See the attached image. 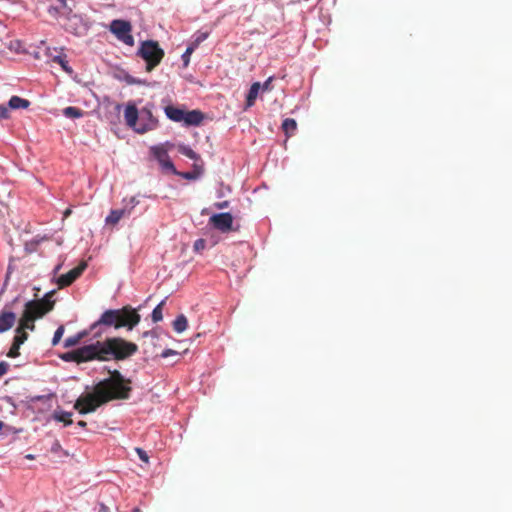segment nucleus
<instances>
[{
	"label": "nucleus",
	"mask_w": 512,
	"mask_h": 512,
	"mask_svg": "<svg viewBox=\"0 0 512 512\" xmlns=\"http://www.w3.org/2000/svg\"><path fill=\"white\" fill-rule=\"evenodd\" d=\"M130 384L129 379H125L118 370H114L109 378L97 383L92 392L81 395L76 400L74 408L80 414H88L111 400L128 399L132 390Z\"/></svg>",
	"instance_id": "obj_1"
},
{
	"label": "nucleus",
	"mask_w": 512,
	"mask_h": 512,
	"mask_svg": "<svg viewBox=\"0 0 512 512\" xmlns=\"http://www.w3.org/2000/svg\"><path fill=\"white\" fill-rule=\"evenodd\" d=\"M91 346L93 360L100 362L124 361L138 352L137 344L122 337H108Z\"/></svg>",
	"instance_id": "obj_2"
},
{
	"label": "nucleus",
	"mask_w": 512,
	"mask_h": 512,
	"mask_svg": "<svg viewBox=\"0 0 512 512\" xmlns=\"http://www.w3.org/2000/svg\"><path fill=\"white\" fill-rule=\"evenodd\" d=\"M141 317L131 306H124L121 309H108L100 318L91 325L90 330L97 326L113 327L114 329L126 328L132 330L140 322Z\"/></svg>",
	"instance_id": "obj_3"
},
{
	"label": "nucleus",
	"mask_w": 512,
	"mask_h": 512,
	"mask_svg": "<svg viewBox=\"0 0 512 512\" xmlns=\"http://www.w3.org/2000/svg\"><path fill=\"white\" fill-rule=\"evenodd\" d=\"M54 294L55 290H52L46 293L42 299L30 300L25 303L23 313L18 322L19 330H35L34 322L53 310L55 301L52 297Z\"/></svg>",
	"instance_id": "obj_4"
},
{
	"label": "nucleus",
	"mask_w": 512,
	"mask_h": 512,
	"mask_svg": "<svg viewBox=\"0 0 512 512\" xmlns=\"http://www.w3.org/2000/svg\"><path fill=\"white\" fill-rule=\"evenodd\" d=\"M138 55L146 62V71L151 72L160 64L165 53L157 41L147 40L141 43Z\"/></svg>",
	"instance_id": "obj_5"
},
{
	"label": "nucleus",
	"mask_w": 512,
	"mask_h": 512,
	"mask_svg": "<svg viewBox=\"0 0 512 512\" xmlns=\"http://www.w3.org/2000/svg\"><path fill=\"white\" fill-rule=\"evenodd\" d=\"M123 207L121 209H113L105 219L107 225L115 226L122 218L129 217L134 208L139 204V200L135 196L124 198L122 201Z\"/></svg>",
	"instance_id": "obj_6"
},
{
	"label": "nucleus",
	"mask_w": 512,
	"mask_h": 512,
	"mask_svg": "<svg viewBox=\"0 0 512 512\" xmlns=\"http://www.w3.org/2000/svg\"><path fill=\"white\" fill-rule=\"evenodd\" d=\"M110 31L116 38L128 46L134 45V37L131 34L132 26L130 22L116 19L110 24Z\"/></svg>",
	"instance_id": "obj_7"
},
{
	"label": "nucleus",
	"mask_w": 512,
	"mask_h": 512,
	"mask_svg": "<svg viewBox=\"0 0 512 512\" xmlns=\"http://www.w3.org/2000/svg\"><path fill=\"white\" fill-rule=\"evenodd\" d=\"M152 109L153 104H147L140 110L137 133L143 134L157 128L158 120L153 115Z\"/></svg>",
	"instance_id": "obj_8"
},
{
	"label": "nucleus",
	"mask_w": 512,
	"mask_h": 512,
	"mask_svg": "<svg viewBox=\"0 0 512 512\" xmlns=\"http://www.w3.org/2000/svg\"><path fill=\"white\" fill-rule=\"evenodd\" d=\"M66 21L63 23V28L76 36L84 35L88 28L87 25L84 23L81 16L77 14H68L66 17Z\"/></svg>",
	"instance_id": "obj_9"
},
{
	"label": "nucleus",
	"mask_w": 512,
	"mask_h": 512,
	"mask_svg": "<svg viewBox=\"0 0 512 512\" xmlns=\"http://www.w3.org/2000/svg\"><path fill=\"white\" fill-rule=\"evenodd\" d=\"M62 359L65 361H73L76 363L89 362L93 360L92 346L91 344L82 346L75 350L66 352L62 355Z\"/></svg>",
	"instance_id": "obj_10"
},
{
	"label": "nucleus",
	"mask_w": 512,
	"mask_h": 512,
	"mask_svg": "<svg viewBox=\"0 0 512 512\" xmlns=\"http://www.w3.org/2000/svg\"><path fill=\"white\" fill-rule=\"evenodd\" d=\"M166 146L171 147L172 145L169 143H166L165 145L162 144V145L153 146V147H151V153L158 160V162L160 163V165L163 168L170 170L173 173H176L174 164L172 163V161L169 158L168 149Z\"/></svg>",
	"instance_id": "obj_11"
},
{
	"label": "nucleus",
	"mask_w": 512,
	"mask_h": 512,
	"mask_svg": "<svg viewBox=\"0 0 512 512\" xmlns=\"http://www.w3.org/2000/svg\"><path fill=\"white\" fill-rule=\"evenodd\" d=\"M209 223L215 229L226 233L232 230L233 216L228 212L214 214L210 217Z\"/></svg>",
	"instance_id": "obj_12"
},
{
	"label": "nucleus",
	"mask_w": 512,
	"mask_h": 512,
	"mask_svg": "<svg viewBox=\"0 0 512 512\" xmlns=\"http://www.w3.org/2000/svg\"><path fill=\"white\" fill-rule=\"evenodd\" d=\"M85 262L80 263L77 267L58 277L56 283L60 289L70 286L86 269Z\"/></svg>",
	"instance_id": "obj_13"
},
{
	"label": "nucleus",
	"mask_w": 512,
	"mask_h": 512,
	"mask_svg": "<svg viewBox=\"0 0 512 512\" xmlns=\"http://www.w3.org/2000/svg\"><path fill=\"white\" fill-rule=\"evenodd\" d=\"M15 333L11 348L7 353V356L10 358H16L20 355V346L28 339V333L24 330H19V327L16 328Z\"/></svg>",
	"instance_id": "obj_14"
},
{
	"label": "nucleus",
	"mask_w": 512,
	"mask_h": 512,
	"mask_svg": "<svg viewBox=\"0 0 512 512\" xmlns=\"http://www.w3.org/2000/svg\"><path fill=\"white\" fill-rule=\"evenodd\" d=\"M139 112L140 110L137 109L135 104L129 103L124 112V118L126 124L133 128L135 132H137V129L139 127L138 121H139Z\"/></svg>",
	"instance_id": "obj_15"
},
{
	"label": "nucleus",
	"mask_w": 512,
	"mask_h": 512,
	"mask_svg": "<svg viewBox=\"0 0 512 512\" xmlns=\"http://www.w3.org/2000/svg\"><path fill=\"white\" fill-rule=\"evenodd\" d=\"M16 322V314L12 311H2L0 313V333L10 330Z\"/></svg>",
	"instance_id": "obj_16"
},
{
	"label": "nucleus",
	"mask_w": 512,
	"mask_h": 512,
	"mask_svg": "<svg viewBox=\"0 0 512 512\" xmlns=\"http://www.w3.org/2000/svg\"><path fill=\"white\" fill-rule=\"evenodd\" d=\"M59 5L50 6L48 8V13L50 16L58 18L60 16H67L72 12V9L68 7L66 0H57Z\"/></svg>",
	"instance_id": "obj_17"
},
{
	"label": "nucleus",
	"mask_w": 512,
	"mask_h": 512,
	"mask_svg": "<svg viewBox=\"0 0 512 512\" xmlns=\"http://www.w3.org/2000/svg\"><path fill=\"white\" fill-rule=\"evenodd\" d=\"M203 119H204L203 113L198 110L184 111L183 122L185 125L198 126L201 124Z\"/></svg>",
	"instance_id": "obj_18"
},
{
	"label": "nucleus",
	"mask_w": 512,
	"mask_h": 512,
	"mask_svg": "<svg viewBox=\"0 0 512 512\" xmlns=\"http://www.w3.org/2000/svg\"><path fill=\"white\" fill-rule=\"evenodd\" d=\"M164 112L170 120L174 122H183L184 110L168 105L164 108Z\"/></svg>",
	"instance_id": "obj_19"
},
{
	"label": "nucleus",
	"mask_w": 512,
	"mask_h": 512,
	"mask_svg": "<svg viewBox=\"0 0 512 512\" xmlns=\"http://www.w3.org/2000/svg\"><path fill=\"white\" fill-rule=\"evenodd\" d=\"M261 89V84L259 82H255L251 85L249 92L246 97V108H250L254 105L255 100L258 97L259 91Z\"/></svg>",
	"instance_id": "obj_20"
},
{
	"label": "nucleus",
	"mask_w": 512,
	"mask_h": 512,
	"mask_svg": "<svg viewBox=\"0 0 512 512\" xmlns=\"http://www.w3.org/2000/svg\"><path fill=\"white\" fill-rule=\"evenodd\" d=\"M297 129V122L293 118H286L282 123V130L287 137L292 136Z\"/></svg>",
	"instance_id": "obj_21"
},
{
	"label": "nucleus",
	"mask_w": 512,
	"mask_h": 512,
	"mask_svg": "<svg viewBox=\"0 0 512 512\" xmlns=\"http://www.w3.org/2000/svg\"><path fill=\"white\" fill-rule=\"evenodd\" d=\"M87 335H88L87 331H81V332L77 333L74 336H70V337L66 338L65 341H64V347L65 348H69V347L76 346Z\"/></svg>",
	"instance_id": "obj_22"
},
{
	"label": "nucleus",
	"mask_w": 512,
	"mask_h": 512,
	"mask_svg": "<svg viewBox=\"0 0 512 512\" xmlns=\"http://www.w3.org/2000/svg\"><path fill=\"white\" fill-rule=\"evenodd\" d=\"M52 61L59 64L65 72H67L69 74L73 73V69L69 66V63H68V60H67V57L65 54L60 53L58 55L53 56Z\"/></svg>",
	"instance_id": "obj_23"
},
{
	"label": "nucleus",
	"mask_w": 512,
	"mask_h": 512,
	"mask_svg": "<svg viewBox=\"0 0 512 512\" xmlns=\"http://www.w3.org/2000/svg\"><path fill=\"white\" fill-rule=\"evenodd\" d=\"M9 107L12 109H20V108H28L30 102L26 99H23L19 96H12L8 103Z\"/></svg>",
	"instance_id": "obj_24"
},
{
	"label": "nucleus",
	"mask_w": 512,
	"mask_h": 512,
	"mask_svg": "<svg viewBox=\"0 0 512 512\" xmlns=\"http://www.w3.org/2000/svg\"><path fill=\"white\" fill-rule=\"evenodd\" d=\"M177 150L180 154L188 157L191 160L198 161L200 159V156L187 145L179 144L177 146Z\"/></svg>",
	"instance_id": "obj_25"
},
{
	"label": "nucleus",
	"mask_w": 512,
	"mask_h": 512,
	"mask_svg": "<svg viewBox=\"0 0 512 512\" xmlns=\"http://www.w3.org/2000/svg\"><path fill=\"white\" fill-rule=\"evenodd\" d=\"M187 326H188V321H187V318L183 314L177 316L176 319L173 321V329L177 333H182L183 331H185Z\"/></svg>",
	"instance_id": "obj_26"
},
{
	"label": "nucleus",
	"mask_w": 512,
	"mask_h": 512,
	"mask_svg": "<svg viewBox=\"0 0 512 512\" xmlns=\"http://www.w3.org/2000/svg\"><path fill=\"white\" fill-rule=\"evenodd\" d=\"M63 114L68 118H80L84 115V112L77 107L69 106L63 110Z\"/></svg>",
	"instance_id": "obj_27"
},
{
	"label": "nucleus",
	"mask_w": 512,
	"mask_h": 512,
	"mask_svg": "<svg viewBox=\"0 0 512 512\" xmlns=\"http://www.w3.org/2000/svg\"><path fill=\"white\" fill-rule=\"evenodd\" d=\"M71 416L72 414L70 412H55L53 414V417L55 420L59 421V422H63L64 425H71L72 424V419H71Z\"/></svg>",
	"instance_id": "obj_28"
},
{
	"label": "nucleus",
	"mask_w": 512,
	"mask_h": 512,
	"mask_svg": "<svg viewBox=\"0 0 512 512\" xmlns=\"http://www.w3.org/2000/svg\"><path fill=\"white\" fill-rule=\"evenodd\" d=\"M164 303L165 301H161L152 311V320L154 322H159L163 319V314H162V308L164 306Z\"/></svg>",
	"instance_id": "obj_29"
},
{
	"label": "nucleus",
	"mask_w": 512,
	"mask_h": 512,
	"mask_svg": "<svg viewBox=\"0 0 512 512\" xmlns=\"http://www.w3.org/2000/svg\"><path fill=\"white\" fill-rule=\"evenodd\" d=\"M123 80L128 84V85H147V82L145 80H141V79H138V78H135L129 74H126L123 78Z\"/></svg>",
	"instance_id": "obj_30"
},
{
	"label": "nucleus",
	"mask_w": 512,
	"mask_h": 512,
	"mask_svg": "<svg viewBox=\"0 0 512 512\" xmlns=\"http://www.w3.org/2000/svg\"><path fill=\"white\" fill-rule=\"evenodd\" d=\"M64 330L65 329H64L63 325L59 326L56 329V331L54 333V336H53V339H52V345L53 346H56L60 342V340H61V338H62V336L64 334Z\"/></svg>",
	"instance_id": "obj_31"
},
{
	"label": "nucleus",
	"mask_w": 512,
	"mask_h": 512,
	"mask_svg": "<svg viewBox=\"0 0 512 512\" xmlns=\"http://www.w3.org/2000/svg\"><path fill=\"white\" fill-rule=\"evenodd\" d=\"M135 451L143 462L148 463L149 457L146 451H144L142 448H136Z\"/></svg>",
	"instance_id": "obj_32"
},
{
	"label": "nucleus",
	"mask_w": 512,
	"mask_h": 512,
	"mask_svg": "<svg viewBox=\"0 0 512 512\" xmlns=\"http://www.w3.org/2000/svg\"><path fill=\"white\" fill-rule=\"evenodd\" d=\"M193 52V47H188L185 51V53L182 55V59L184 62V65L187 66L189 63V57L191 53Z\"/></svg>",
	"instance_id": "obj_33"
},
{
	"label": "nucleus",
	"mask_w": 512,
	"mask_h": 512,
	"mask_svg": "<svg viewBox=\"0 0 512 512\" xmlns=\"http://www.w3.org/2000/svg\"><path fill=\"white\" fill-rule=\"evenodd\" d=\"M206 246V241L204 239H198L194 243V250L200 251L203 250Z\"/></svg>",
	"instance_id": "obj_34"
},
{
	"label": "nucleus",
	"mask_w": 512,
	"mask_h": 512,
	"mask_svg": "<svg viewBox=\"0 0 512 512\" xmlns=\"http://www.w3.org/2000/svg\"><path fill=\"white\" fill-rule=\"evenodd\" d=\"M272 82H273V77H269L264 83L263 85L261 86V89L263 91H270L272 90Z\"/></svg>",
	"instance_id": "obj_35"
},
{
	"label": "nucleus",
	"mask_w": 512,
	"mask_h": 512,
	"mask_svg": "<svg viewBox=\"0 0 512 512\" xmlns=\"http://www.w3.org/2000/svg\"><path fill=\"white\" fill-rule=\"evenodd\" d=\"M9 117L8 108L4 105H0V119H7Z\"/></svg>",
	"instance_id": "obj_36"
},
{
	"label": "nucleus",
	"mask_w": 512,
	"mask_h": 512,
	"mask_svg": "<svg viewBox=\"0 0 512 512\" xmlns=\"http://www.w3.org/2000/svg\"><path fill=\"white\" fill-rule=\"evenodd\" d=\"M142 336H143L144 338H146V337H151L152 339H156V338H158V334H157V332H156L155 330L145 331V332L142 334Z\"/></svg>",
	"instance_id": "obj_37"
},
{
	"label": "nucleus",
	"mask_w": 512,
	"mask_h": 512,
	"mask_svg": "<svg viewBox=\"0 0 512 512\" xmlns=\"http://www.w3.org/2000/svg\"><path fill=\"white\" fill-rule=\"evenodd\" d=\"M177 352L175 350H172V349H166L164 350L162 353H161V357L162 358H167L169 356H172V355H176Z\"/></svg>",
	"instance_id": "obj_38"
},
{
	"label": "nucleus",
	"mask_w": 512,
	"mask_h": 512,
	"mask_svg": "<svg viewBox=\"0 0 512 512\" xmlns=\"http://www.w3.org/2000/svg\"><path fill=\"white\" fill-rule=\"evenodd\" d=\"M9 365L6 362H0V377L6 374Z\"/></svg>",
	"instance_id": "obj_39"
},
{
	"label": "nucleus",
	"mask_w": 512,
	"mask_h": 512,
	"mask_svg": "<svg viewBox=\"0 0 512 512\" xmlns=\"http://www.w3.org/2000/svg\"><path fill=\"white\" fill-rule=\"evenodd\" d=\"M183 178L191 180L197 178V174L193 172H185L180 174Z\"/></svg>",
	"instance_id": "obj_40"
},
{
	"label": "nucleus",
	"mask_w": 512,
	"mask_h": 512,
	"mask_svg": "<svg viewBox=\"0 0 512 512\" xmlns=\"http://www.w3.org/2000/svg\"><path fill=\"white\" fill-rule=\"evenodd\" d=\"M228 205H229L228 201L217 202L214 204L215 208H217V209H225L228 207Z\"/></svg>",
	"instance_id": "obj_41"
},
{
	"label": "nucleus",
	"mask_w": 512,
	"mask_h": 512,
	"mask_svg": "<svg viewBox=\"0 0 512 512\" xmlns=\"http://www.w3.org/2000/svg\"><path fill=\"white\" fill-rule=\"evenodd\" d=\"M99 512H112V511L104 503H101L100 506H99Z\"/></svg>",
	"instance_id": "obj_42"
},
{
	"label": "nucleus",
	"mask_w": 512,
	"mask_h": 512,
	"mask_svg": "<svg viewBox=\"0 0 512 512\" xmlns=\"http://www.w3.org/2000/svg\"><path fill=\"white\" fill-rule=\"evenodd\" d=\"M61 448V445L58 441H56L53 446H52V451H57L58 449Z\"/></svg>",
	"instance_id": "obj_43"
},
{
	"label": "nucleus",
	"mask_w": 512,
	"mask_h": 512,
	"mask_svg": "<svg viewBox=\"0 0 512 512\" xmlns=\"http://www.w3.org/2000/svg\"><path fill=\"white\" fill-rule=\"evenodd\" d=\"M207 37H208V34H207V33H204V34H202L201 36H199V37L197 38L196 42H198V43H199L200 41L205 40Z\"/></svg>",
	"instance_id": "obj_44"
},
{
	"label": "nucleus",
	"mask_w": 512,
	"mask_h": 512,
	"mask_svg": "<svg viewBox=\"0 0 512 512\" xmlns=\"http://www.w3.org/2000/svg\"><path fill=\"white\" fill-rule=\"evenodd\" d=\"M77 425H78L79 427H81V428H85V427L87 426V423H86L85 421H82V420H81V421H79V422L77 423Z\"/></svg>",
	"instance_id": "obj_45"
},
{
	"label": "nucleus",
	"mask_w": 512,
	"mask_h": 512,
	"mask_svg": "<svg viewBox=\"0 0 512 512\" xmlns=\"http://www.w3.org/2000/svg\"><path fill=\"white\" fill-rule=\"evenodd\" d=\"M70 214H71V209L68 208L64 211V217H68Z\"/></svg>",
	"instance_id": "obj_46"
},
{
	"label": "nucleus",
	"mask_w": 512,
	"mask_h": 512,
	"mask_svg": "<svg viewBox=\"0 0 512 512\" xmlns=\"http://www.w3.org/2000/svg\"><path fill=\"white\" fill-rule=\"evenodd\" d=\"M61 269V265H57L54 270H53V273L54 274H57L59 272V270Z\"/></svg>",
	"instance_id": "obj_47"
},
{
	"label": "nucleus",
	"mask_w": 512,
	"mask_h": 512,
	"mask_svg": "<svg viewBox=\"0 0 512 512\" xmlns=\"http://www.w3.org/2000/svg\"><path fill=\"white\" fill-rule=\"evenodd\" d=\"M26 459L33 460L35 457L32 454H28L25 456Z\"/></svg>",
	"instance_id": "obj_48"
},
{
	"label": "nucleus",
	"mask_w": 512,
	"mask_h": 512,
	"mask_svg": "<svg viewBox=\"0 0 512 512\" xmlns=\"http://www.w3.org/2000/svg\"><path fill=\"white\" fill-rule=\"evenodd\" d=\"M4 426V423L2 421H0V430L3 428Z\"/></svg>",
	"instance_id": "obj_49"
}]
</instances>
